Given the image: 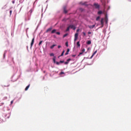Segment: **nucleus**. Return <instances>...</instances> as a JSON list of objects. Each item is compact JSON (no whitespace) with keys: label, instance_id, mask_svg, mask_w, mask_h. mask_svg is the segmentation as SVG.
Segmentation results:
<instances>
[{"label":"nucleus","instance_id":"obj_1","mask_svg":"<svg viewBox=\"0 0 131 131\" xmlns=\"http://www.w3.org/2000/svg\"><path fill=\"white\" fill-rule=\"evenodd\" d=\"M94 6L95 7V8L97 9H99L100 8V5L98 4L95 3L94 4Z\"/></svg>","mask_w":131,"mask_h":131},{"label":"nucleus","instance_id":"obj_2","mask_svg":"<svg viewBox=\"0 0 131 131\" xmlns=\"http://www.w3.org/2000/svg\"><path fill=\"white\" fill-rule=\"evenodd\" d=\"M70 29H74V30H75V29H76V27H75V26L74 25H70Z\"/></svg>","mask_w":131,"mask_h":131},{"label":"nucleus","instance_id":"obj_3","mask_svg":"<svg viewBox=\"0 0 131 131\" xmlns=\"http://www.w3.org/2000/svg\"><path fill=\"white\" fill-rule=\"evenodd\" d=\"M34 42H35V37H33L32 40V42L31 43V48H32V46L34 45Z\"/></svg>","mask_w":131,"mask_h":131},{"label":"nucleus","instance_id":"obj_4","mask_svg":"<svg viewBox=\"0 0 131 131\" xmlns=\"http://www.w3.org/2000/svg\"><path fill=\"white\" fill-rule=\"evenodd\" d=\"M52 30V27H50L46 30V33H48V32H51Z\"/></svg>","mask_w":131,"mask_h":131},{"label":"nucleus","instance_id":"obj_5","mask_svg":"<svg viewBox=\"0 0 131 131\" xmlns=\"http://www.w3.org/2000/svg\"><path fill=\"white\" fill-rule=\"evenodd\" d=\"M95 26H96V24L93 25L92 26H88V27L89 28V29H94V28L95 27Z\"/></svg>","mask_w":131,"mask_h":131},{"label":"nucleus","instance_id":"obj_6","mask_svg":"<svg viewBox=\"0 0 131 131\" xmlns=\"http://www.w3.org/2000/svg\"><path fill=\"white\" fill-rule=\"evenodd\" d=\"M71 58H69L68 60H67V61H66V62H64L65 64H69V63L70 62V61H71Z\"/></svg>","mask_w":131,"mask_h":131},{"label":"nucleus","instance_id":"obj_7","mask_svg":"<svg viewBox=\"0 0 131 131\" xmlns=\"http://www.w3.org/2000/svg\"><path fill=\"white\" fill-rule=\"evenodd\" d=\"M104 18H101V25H102V27H103V26H104Z\"/></svg>","mask_w":131,"mask_h":131},{"label":"nucleus","instance_id":"obj_8","mask_svg":"<svg viewBox=\"0 0 131 131\" xmlns=\"http://www.w3.org/2000/svg\"><path fill=\"white\" fill-rule=\"evenodd\" d=\"M97 53V50H96V51L94 52V53L92 54V55L91 57V59H92L95 55H96V53Z\"/></svg>","mask_w":131,"mask_h":131},{"label":"nucleus","instance_id":"obj_9","mask_svg":"<svg viewBox=\"0 0 131 131\" xmlns=\"http://www.w3.org/2000/svg\"><path fill=\"white\" fill-rule=\"evenodd\" d=\"M56 33V29H53L51 31V34Z\"/></svg>","mask_w":131,"mask_h":131},{"label":"nucleus","instance_id":"obj_10","mask_svg":"<svg viewBox=\"0 0 131 131\" xmlns=\"http://www.w3.org/2000/svg\"><path fill=\"white\" fill-rule=\"evenodd\" d=\"M63 11H64V13H68V11L66 10V7H63Z\"/></svg>","mask_w":131,"mask_h":131},{"label":"nucleus","instance_id":"obj_11","mask_svg":"<svg viewBox=\"0 0 131 131\" xmlns=\"http://www.w3.org/2000/svg\"><path fill=\"white\" fill-rule=\"evenodd\" d=\"M70 51V49H68L67 52L65 53V55H69V53Z\"/></svg>","mask_w":131,"mask_h":131},{"label":"nucleus","instance_id":"obj_12","mask_svg":"<svg viewBox=\"0 0 131 131\" xmlns=\"http://www.w3.org/2000/svg\"><path fill=\"white\" fill-rule=\"evenodd\" d=\"M64 52H65V50H63V52H62L61 55H59V56H58V58L60 57V56H63Z\"/></svg>","mask_w":131,"mask_h":131},{"label":"nucleus","instance_id":"obj_13","mask_svg":"<svg viewBox=\"0 0 131 131\" xmlns=\"http://www.w3.org/2000/svg\"><path fill=\"white\" fill-rule=\"evenodd\" d=\"M30 86V84H29V85H27V86L25 89V91H27V90H28V89L29 88Z\"/></svg>","mask_w":131,"mask_h":131},{"label":"nucleus","instance_id":"obj_14","mask_svg":"<svg viewBox=\"0 0 131 131\" xmlns=\"http://www.w3.org/2000/svg\"><path fill=\"white\" fill-rule=\"evenodd\" d=\"M75 37H76L77 39H78V33H76V34H75Z\"/></svg>","mask_w":131,"mask_h":131},{"label":"nucleus","instance_id":"obj_15","mask_svg":"<svg viewBox=\"0 0 131 131\" xmlns=\"http://www.w3.org/2000/svg\"><path fill=\"white\" fill-rule=\"evenodd\" d=\"M103 13V12L101 10H100L98 12V14H102Z\"/></svg>","mask_w":131,"mask_h":131},{"label":"nucleus","instance_id":"obj_16","mask_svg":"<svg viewBox=\"0 0 131 131\" xmlns=\"http://www.w3.org/2000/svg\"><path fill=\"white\" fill-rule=\"evenodd\" d=\"M91 43H92V41L91 40L87 41V45H91Z\"/></svg>","mask_w":131,"mask_h":131},{"label":"nucleus","instance_id":"obj_17","mask_svg":"<svg viewBox=\"0 0 131 131\" xmlns=\"http://www.w3.org/2000/svg\"><path fill=\"white\" fill-rule=\"evenodd\" d=\"M70 26H69L67 28V30H66V32H69V31H70Z\"/></svg>","mask_w":131,"mask_h":131},{"label":"nucleus","instance_id":"obj_18","mask_svg":"<svg viewBox=\"0 0 131 131\" xmlns=\"http://www.w3.org/2000/svg\"><path fill=\"white\" fill-rule=\"evenodd\" d=\"M55 46H56L55 44H53L52 46H51L50 48L53 49Z\"/></svg>","mask_w":131,"mask_h":131},{"label":"nucleus","instance_id":"obj_19","mask_svg":"<svg viewBox=\"0 0 131 131\" xmlns=\"http://www.w3.org/2000/svg\"><path fill=\"white\" fill-rule=\"evenodd\" d=\"M53 62L56 63V57H54V58H53Z\"/></svg>","mask_w":131,"mask_h":131},{"label":"nucleus","instance_id":"obj_20","mask_svg":"<svg viewBox=\"0 0 131 131\" xmlns=\"http://www.w3.org/2000/svg\"><path fill=\"white\" fill-rule=\"evenodd\" d=\"M77 46L78 47H80V42H79V41H78L77 42Z\"/></svg>","mask_w":131,"mask_h":131},{"label":"nucleus","instance_id":"obj_21","mask_svg":"<svg viewBox=\"0 0 131 131\" xmlns=\"http://www.w3.org/2000/svg\"><path fill=\"white\" fill-rule=\"evenodd\" d=\"M42 42H43V41H42V40L40 41V42H39V43H38V46H40V45H41V43H42Z\"/></svg>","mask_w":131,"mask_h":131},{"label":"nucleus","instance_id":"obj_22","mask_svg":"<svg viewBox=\"0 0 131 131\" xmlns=\"http://www.w3.org/2000/svg\"><path fill=\"white\" fill-rule=\"evenodd\" d=\"M100 16H98L97 18H96V20H97V21H98V20H99V19H100Z\"/></svg>","mask_w":131,"mask_h":131},{"label":"nucleus","instance_id":"obj_23","mask_svg":"<svg viewBox=\"0 0 131 131\" xmlns=\"http://www.w3.org/2000/svg\"><path fill=\"white\" fill-rule=\"evenodd\" d=\"M66 46H67V47H69V42H66Z\"/></svg>","mask_w":131,"mask_h":131},{"label":"nucleus","instance_id":"obj_24","mask_svg":"<svg viewBox=\"0 0 131 131\" xmlns=\"http://www.w3.org/2000/svg\"><path fill=\"white\" fill-rule=\"evenodd\" d=\"M67 35H68V34H65L63 35V37H66L67 36Z\"/></svg>","mask_w":131,"mask_h":131},{"label":"nucleus","instance_id":"obj_25","mask_svg":"<svg viewBox=\"0 0 131 131\" xmlns=\"http://www.w3.org/2000/svg\"><path fill=\"white\" fill-rule=\"evenodd\" d=\"M56 64H57V65H59V64H60V61H59V62H58V61H56Z\"/></svg>","mask_w":131,"mask_h":131},{"label":"nucleus","instance_id":"obj_26","mask_svg":"<svg viewBox=\"0 0 131 131\" xmlns=\"http://www.w3.org/2000/svg\"><path fill=\"white\" fill-rule=\"evenodd\" d=\"M77 40V38H76V37L75 36L74 41H76Z\"/></svg>","mask_w":131,"mask_h":131},{"label":"nucleus","instance_id":"obj_27","mask_svg":"<svg viewBox=\"0 0 131 131\" xmlns=\"http://www.w3.org/2000/svg\"><path fill=\"white\" fill-rule=\"evenodd\" d=\"M85 51V49H82V53L83 54V53Z\"/></svg>","mask_w":131,"mask_h":131},{"label":"nucleus","instance_id":"obj_28","mask_svg":"<svg viewBox=\"0 0 131 131\" xmlns=\"http://www.w3.org/2000/svg\"><path fill=\"white\" fill-rule=\"evenodd\" d=\"M54 53H51L50 54L51 56H54Z\"/></svg>","mask_w":131,"mask_h":131},{"label":"nucleus","instance_id":"obj_29","mask_svg":"<svg viewBox=\"0 0 131 131\" xmlns=\"http://www.w3.org/2000/svg\"><path fill=\"white\" fill-rule=\"evenodd\" d=\"M56 34L60 35V33L59 32H56Z\"/></svg>","mask_w":131,"mask_h":131},{"label":"nucleus","instance_id":"obj_30","mask_svg":"<svg viewBox=\"0 0 131 131\" xmlns=\"http://www.w3.org/2000/svg\"><path fill=\"white\" fill-rule=\"evenodd\" d=\"M83 34L84 36H86V33L83 32Z\"/></svg>","mask_w":131,"mask_h":131},{"label":"nucleus","instance_id":"obj_31","mask_svg":"<svg viewBox=\"0 0 131 131\" xmlns=\"http://www.w3.org/2000/svg\"><path fill=\"white\" fill-rule=\"evenodd\" d=\"M64 74V72H63L62 71H61L60 73V74L62 75V74Z\"/></svg>","mask_w":131,"mask_h":131},{"label":"nucleus","instance_id":"obj_32","mask_svg":"<svg viewBox=\"0 0 131 131\" xmlns=\"http://www.w3.org/2000/svg\"><path fill=\"white\" fill-rule=\"evenodd\" d=\"M72 57H75L76 56V55H72Z\"/></svg>","mask_w":131,"mask_h":131},{"label":"nucleus","instance_id":"obj_33","mask_svg":"<svg viewBox=\"0 0 131 131\" xmlns=\"http://www.w3.org/2000/svg\"><path fill=\"white\" fill-rule=\"evenodd\" d=\"M105 22H106V23H107V17L105 18Z\"/></svg>","mask_w":131,"mask_h":131},{"label":"nucleus","instance_id":"obj_34","mask_svg":"<svg viewBox=\"0 0 131 131\" xmlns=\"http://www.w3.org/2000/svg\"><path fill=\"white\" fill-rule=\"evenodd\" d=\"M88 34H92V32H91V31H89V32H88Z\"/></svg>","mask_w":131,"mask_h":131},{"label":"nucleus","instance_id":"obj_35","mask_svg":"<svg viewBox=\"0 0 131 131\" xmlns=\"http://www.w3.org/2000/svg\"><path fill=\"white\" fill-rule=\"evenodd\" d=\"M12 10H10V14L11 15L12 14Z\"/></svg>","mask_w":131,"mask_h":131},{"label":"nucleus","instance_id":"obj_36","mask_svg":"<svg viewBox=\"0 0 131 131\" xmlns=\"http://www.w3.org/2000/svg\"><path fill=\"white\" fill-rule=\"evenodd\" d=\"M32 11H33V10L32 9H31L29 12L31 13H32Z\"/></svg>","mask_w":131,"mask_h":131},{"label":"nucleus","instance_id":"obj_37","mask_svg":"<svg viewBox=\"0 0 131 131\" xmlns=\"http://www.w3.org/2000/svg\"><path fill=\"white\" fill-rule=\"evenodd\" d=\"M13 102H14V101H11V104H12Z\"/></svg>","mask_w":131,"mask_h":131},{"label":"nucleus","instance_id":"obj_38","mask_svg":"<svg viewBox=\"0 0 131 131\" xmlns=\"http://www.w3.org/2000/svg\"><path fill=\"white\" fill-rule=\"evenodd\" d=\"M60 63H64V61H60Z\"/></svg>","mask_w":131,"mask_h":131},{"label":"nucleus","instance_id":"obj_39","mask_svg":"<svg viewBox=\"0 0 131 131\" xmlns=\"http://www.w3.org/2000/svg\"><path fill=\"white\" fill-rule=\"evenodd\" d=\"M82 5H86V2H85L84 3L82 4Z\"/></svg>","mask_w":131,"mask_h":131},{"label":"nucleus","instance_id":"obj_40","mask_svg":"<svg viewBox=\"0 0 131 131\" xmlns=\"http://www.w3.org/2000/svg\"><path fill=\"white\" fill-rule=\"evenodd\" d=\"M61 48V46H58V48L59 49V48Z\"/></svg>","mask_w":131,"mask_h":131},{"label":"nucleus","instance_id":"obj_41","mask_svg":"<svg viewBox=\"0 0 131 131\" xmlns=\"http://www.w3.org/2000/svg\"><path fill=\"white\" fill-rule=\"evenodd\" d=\"M83 54L82 52L81 53H80L79 55H82Z\"/></svg>","mask_w":131,"mask_h":131},{"label":"nucleus","instance_id":"obj_42","mask_svg":"<svg viewBox=\"0 0 131 131\" xmlns=\"http://www.w3.org/2000/svg\"><path fill=\"white\" fill-rule=\"evenodd\" d=\"M14 3H15V1H12V3H13V4H14Z\"/></svg>","mask_w":131,"mask_h":131},{"label":"nucleus","instance_id":"obj_43","mask_svg":"<svg viewBox=\"0 0 131 131\" xmlns=\"http://www.w3.org/2000/svg\"><path fill=\"white\" fill-rule=\"evenodd\" d=\"M77 32H79V29H77Z\"/></svg>","mask_w":131,"mask_h":131},{"label":"nucleus","instance_id":"obj_44","mask_svg":"<svg viewBox=\"0 0 131 131\" xmlns=\"http://www.w3.org/2000/svg\"><path fill=\"white\" fill-rule=\"evenodd\" d=\"M4 57H5V54H4Z\"/></svg>","mask_w":131,"mask_h":131},{"label":"nucleus","instance_id":"obj_45","mask_svg":"<svg viewBox=\"0 0 131 131\" xmlns=\"http://www.w3.org/2000/svg\"><path fill=\"white\" fill-rule=\"evenodd\" d=\"M53 36H54V37H56V36H55V35H54Z\"/></svg>","mask_w":131,"mask_h":131},{"label":"nucleus","instance_id":"obj_46","mask_svg":"<svg viewBox=\"0 0 131 131\" xmlns=\"http://www.w3.org/2000/svg\"><path fill=\"white\" fill-rule=\"evenodd\" d=\"M7 86H9V85H8Z\"/></svg>","mask_w":131,"mask_h":131},{"label":"nucleus","instance_id":"obj_47","mask_svg":"<svg viewBox=\"0 0 131 131\" xmlns=\"http://www.w3.org/2000/svg\"><path fill=\"white\" fill-rule=\"evenodd\" d=\"M4 104V103H3V104Z\"/></svg>","mask_w":131,"mask_h":131}]
</instances>
